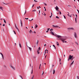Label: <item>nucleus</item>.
<instances>
[{"mask_svg": "<svg viewBox=\"0 0 79 79\" xmlns=\"http://www.w3.org/2000/svg\"><path fill=\"white\" fill-rule=\"evenodd\" d=\"M57 39L59 40H61L62 42H63V41H65L66 40V37H63L60 38H57Z\"/></svg>", "mask_w": 79, "mask_h": 79, "instance_id": "f257e3e1", "label": "nucleus"}, {"mask_svg": "<svg viewBox=\"0 0 79 79\" xmlns=\"http://www.w3.org/2000/svg\"><path fill=\"white\" fill-rule=\"evenodd\" d=\"M75 58V57H73V56H71V55H69V58L68 59V61H69V60H73L74 58Z\"/></svg>", "mask_w": 79, "mask_h": 79, "instance_id": "f03ea898", "label": "nucleus"}, {"mask_svg": "<svg viewBox=\"0 0 79 79\" xmlns=\"http://www.w3.org/2000/svg\"><path fill=\"white\" fill-rule=\"evenodd\" d=\"M56 35H55V36H56V37H58V38H59V39L61 38V36L56 34Z\"/></svg>", "mask_w": 79, "mask_h": 79, "instance_id": "7ed1b4c3", "label": "nucleus"}, {"mask_svg": "<svg viewBox=\"0 0 79 79\" xmlns=\"http://www.w3.org/2000/svg\"><path fill=\"white\" fill-rule=\"evenodd\" d=\"M55 9H56V11H59V10H58L59 9V8H58V6H56V7H55Z\"/></svg>", "mask_w": 79, "mask_h": 79, "instance_id": "20e7f679", "label": "nucleus"}, {"mask_svg": "<svg viewBox=\"0 0 79 79\" xmlns=\"http://www.w3.org/2000/svg\"><path fill=\"white\" fill-rule=\"evenodd\" d=\"M74 35L75 38H77V34L76 32L74 33Z\"/></svg>", "mask_w": 79, "mask_h": 79, "instance_id": "39448f33", "label": "nucleus"}, {"mask_svg": "<svg viewBox=\"0 0 79 79\" xmlns=\"http://www.w3.org/2000/svg\"><path fill=\"white\" fill-rule=\"evenodd\" d=\"M67 29H68V30H74V28H73V27L72 28H67Z\"/></svg>", "mask_w": 79, "mask_h": 79, "instance_id": "423d86ee", "label": "nucleus"}, {"mask_svg": "<svg viewBox=\"0 0 79 79\" xmlns=\"http://www.w3.org/2000/svg\"><path fill=\"white\" fill-rule=\"evenodd\" d=\"M52 26H53V27H59V28H60V27H59L58 26H55L53 25H52Z\"/></svg>", "mask_w": 79, "mask_h": 79, "instance_id": "0eeeda50", "label": "nucleus"}, {"mask_svg": "<svg viewBox=\"0 0 79 79\" xmlns=\"http://www.w3.org/2000/svg\"><path fill=\"white\" fill-rule=\"evenodd\" d=\"M50 33L52 35H53L55 36L56 35L54 34V33H53V32H52V31H51Z\"/></svg>", "mask_w": 79, "mask_h": 79, "instance_id": "6e6552de", "label": "nucleus"}, {"mask_svg": "<svg viewBox=\"0 0 79 79\" xmlns=\"http://www.w3.org/2000/svg\"><path fill=\"white\" fill-rule=\"evenodd\" d=\"M20 23H21V26H22V27H23V23L22 22V21H21V20H20Z\"/></svg>", "mask_w": 79, "mask_h": 79, "instance_id": "1a4fd4ad", "label": "nucleus"}, {"mask_svg": "<svg viewBox=\"0 0 79 79\" xmlns=\"http://www.w3.org/2000/svg\"><path fill=\"white\" fill-rule=\"evenodd\" d=\"M10 66L11 67V68H13V69L14 70H15V67H13L12 65H10Z\"/></svg>", "mask_w": 79, "mask_h": 79, "instance_id": "9d476101", "label": "nucleus"}, {"mask_svg": "<svg viewBox=\"0 0 79 79\" xmlns=\"http://www.w3.org/2000/svg\"><path fill=\"white\" fill-rule=\"evenodd\" d=\"M53 74H54L55 73V69H53Z\"/></svg>", "mask_w": 79, "mask_h": 79, "instance_id": "9b49d317", "label": "nucleus"}, {"mask_svg": "<svg viewBox=\"0 0 79 79\" xmlns=\"http://www.w3.org/2000/svg\"><path fill=\"white\" fill-rule=\"evenodd\" d=\"M48 50L46 49L45 52V53H48Z\"/></svg>", "mask_w": 79, "mask_h": 79, "instance_id": "f8f14e48", "label": "nucleus"}, {"mask_svg": "<svg viewBox=\"0 0 79 79\" xmlns=\"http://www.w3.org/2000/svg\"><path fill=\"white\" fill-rule=\"evenodd\" d=\"M32 66L31 74H32L33 73V69H32Z\"/></svg>", "mask_w": 79, "mask_h": 79, "instance_id": "ddd939ff", "label": "nucleus"}, {"mask_svg": "<svg viewBox=\"0 0 79 79\" xmlns=\"http://www.w3.org/2000/svg\"><path fill=\"white\" fill-rule=\"evenodd\" d=\"M37 27H38V26L37 25V24H36V25H35V29H36V28H37Z\"/></svg>", "mask_w": 79, "mask_h": 79, "instance_id": "4468645a", "label": "nucleus"}, {"mask_svg": "<svg viewBox=\"0 0 79 79\" xmlns=\"http://www.w3.org/2000/svg\"><path fill=\"white\" fill-rule=\"evenodd\" d=\"M19 45L20 47V48H21V47H22L21 44V43H20V42H19Z\"/></svg>", "mask_w": 79, "mask_h": 79, "instance_id": "2eb2a0df", "label": "nucleus"}, {"mask_svg": "<svg viewBox=\"0 0 79 79\" xmlns=\"http://www.w3.org/2000/svg\"><path fill=\"white\" fill-rule=\"evenodd\" d=\"M58 11L59 12L60 15H61V12L60 10H58Z\"/></svg>", "mask_w": 79, "mask_h": 79, "instance_id": "dca6fc26", "label": "nucleus"}, {"mask_svg": "<svg viewBox=\"0 0 79 79\" xmlns=\"http://www.w3.org/2000/svg\"><path fill=\"white\" fill-rule=\"evenodd\" d=\"M40 47H39V48H38V51H40Z\"/></svg>", "mask_w": 79, "mask_h": 79, "instance_id": "f3484780", "label": "nucleus"}, {"mask_svg": "<svg viewBox=\"0 0 79 79\" xmlns=\"http://www.w3.org/2000/svg\"><path fill=\"white\" fill-rule=\"evenodd\" d=\"M53 47H54L55 49L56 50V47H55V46L54 45H53Z\"/></svg>", "mask_w": 79, "mask_h": 79, "instance_id": "a211bd4d", "label": "nucleus"}, {"mask_svg": "<svg viewBox=\"0 0 79 79\" xmlns=\"http://www.w3.org/2000/svg\"><path fill=\"white\" fill-rule=\"evenodd\" d=\"M56 43H57V45H58H58H59V43H58V42H57Z\"/></svg>", "mask_w": 79, "mask_h": 79, "instance_id": "6ab92c4d", "label": "nucleus"}, {"mask_svg": "<svg viewBox=\"0 0 79 79\" xmlns=\"http://www.w3.org/2000/svg\"><path fill=\"white\" fill-rule=\"evenodd\" d=\"M75 20L76 23H77V19H76V18H75Z\"/></svg>", "mask_w": 79, "mask_h": 79, "instance_id": "aec40b11", "label": "nucleus"}, {"mask_svg": "<svg viewBox=\"0 0 79 79\" xmlns=\"http://www.w3.org/2000/svg\"><path fill=\"white\" fill-rule=\"evenodd\" d=\"M28 48H29V50H30V51H31V50H32V48H30L29 47H28Z\"/></svg>", "mask_w": 79, "mask_h": 79, "instance_id": "412c9836", "label": "nucleus"}, {"mask_svg": "<svg viewBox=\"0 0 79 79\" xmlns=\"http://www.w3.org/2000/svg\"><path fill=\"white\" fill-rule=\"evenodd\" d=\"M16 28L18 30V31H19V29H18V27H16Z\"/></svg>", "mask_w": 79, "mask_h": 79, "instance_id": "4be33fe9", "label": "nucleus"}, {"mask_svg": "<svg viewBox=\"0 0 79 79\" xmlns=\"http://www.w3.org/2000/svg\"><path fill=\"white\" fill-rule=\"evenodd\" d=\"M0 9H1V10H2L3 11V8L2 7V6L0 7Z\"/></svg>", "mask_w": 79, "mask_h": 79, "instance_id": "5701e85b", "label": "nucleus"}, {"mask_svg": "<svg viewBox=\"0 0 79 79\" xmlns=\"http://www.w3.org/2000/svg\"><path fill=\"white\" fill-rule=\"evenodd\" d=\"M74 61H73V62L71 63V65H72V64H73V63H74Z\"/></svg>", "mask_w": 79, "mask_h": 79, "instance_id": "b1692460", "label": "nucleus"}, {"mask_svg": "<svg viewBox=\"0 0 79 79\" xmlns=\"http://www.w3.org/2000/svg\"><path fill=\"white\" fill-rule=\"evenodd\" d=\"M51 16H49V17H50V18H51V16H52V12H51Z\"/></svg>", "mask_w": 79, "mask_h": 79, "instance_id": "393cba45", "label": "nucleus"}, {"mask_svg": "<svg viewBox=\"0 0 79 79\" xmlns=\"http://www.w3.org/2000/svg\"><path fill=\"white\" fill-rule=\"evenodd\" d=\"M59 63H60V62H61V58H59Z\"/></svg>", "mask_w": 79, "mask_h": 79, "instance_id": "a878e982", "label": "nucleus"}, {"mask_svg": "<svg viewBox=\"0 0 79 79\" xmlns=\"http://www.w3.org/2000/svg\"><path fill=\"white\" fill-rule=\"evenodd\" d=\"M37 45H38V44H39V40H37Z\"/></svg>", "mask_w": 79, "mask_h": 79, "instance_id": "bb28decb", "label": "nucleus"}, {"mask_svg": "<svg viewBox=\"0 0 79 79\" xmlns=\"http://www.w3.org/2000/svg\"><path fill=\"white\" fill-rule=\"evenodd\" d=\"M20 77L22 78V79H23V77L21 76V75H19Z\"/></svg>", "mask_w": 79, "mask_h": 79, "instance_id": "cd10ccee", "label": "nucleus"}, {"mask_svg": "<svg viewBox=\"0 0 79 79\" xmlns=\"http://www.w3.org/2000/svg\"><path fill=\"white\" fill-rule=\"evenodd\" d=\"M37 53L39 55L40 54V52L39 51V50H38L37 51Z\"/></svg>", "mask_w": 79, "mask_h": 79, "instance_id": "c85d7f7f", "label": "nucleus"}, {"mask_svg": "<svg viewBox=\"0 0 79 79\" xmlns=\"http://www.w3.org/2000/svg\"><path fill=\"white\" fill-rule=\"evenodd\" d=\"M29 32H30V34H31V32H32V30H30Z\"/></svg>", "mask_w": 79, "mask_h": 79, "instance_id": "c756f323", "label": "nucleus"}, {"mask_svg": "<svg viewBox=\"0 0 79 79\" xmlns=\"http://www.w3.org/2000/svg\"><path fill=\"white\" fill-rule=\"evenodd\" d=\"M75 44H77V45H79V44H78V43H77V42H76Z\"/></svg>", "mask_w": 79, "mask_h": 79, "instance_id": "7c9ffc66", "label": "nucleus"}, {"mask_svg": "<svg viewBox=\"0 0 79 79\" xmlns=\"http://www.w3.org/2000/svg\"><path fill=\"white\" fill-rule=\"evenodd\" d=\"M3 20L4 21V22L5 23H6V20H5L4 19H3Z\"/></svg>", "mask_w": 79, "mask_h": 79, "instance_id": "2f4dec72", "label": "nucleus"}, {"mask_svg": "<svg viewBox=\"0 0 79 79\" xmlns=\"http://www.w3.org/2000/svg\"><path fill=\"white\" fill-rule=\"evenodd\" d=\"M56 18H57V19H59V18H59V17H58L57 16H56Z\"/></svg>", "mask_w": 79, "mask_h": 79, "instance_id": "473e14b6", "label": "nucleus"}, {"mask_svg": "<svg viewBox=\"0 0 79 79\" xmlns=\"http://www.w3.org/2000/svg\"><path fill=\"white\" fill-rule=\"evenodd\" d=\"M34 76L33 75L31 79H34Z\"/></svg>", "mask_w": 79, "mask_h": 79, "instance_id": "72a5a7b5", "label": "nucleus"}, {"mask_svg": "<svg viewBox=\"0 0 79 79\" xmlns=\"http://www.w3.org/2000/svg\"><path fill=\"white\" fill-rule=\"evenodd\" d=\"M2 56L3 59H4V56H3V55H2Z\"/></svg>", "mask_w": 79, "mask_h": 79, "instance_id": "f704fd0d", "label": "nucleus"}, {"mask_svg": "<svg viewBox=\"0 0 79 79\" xmlns=\"http://www.w3.org/2000/svg\"><path fill=\"white\" fill-rule=\"evenodd\" d=\"M53 31V28H52L50 30V31Z\"/></svg>", "mask_w": 79, "mask_h": 79, "instance_id": "c9c22d12", "label": "nucleus"}, {"mask_svg": "<svg viewBox=\"0 0 79 79\" xmlns=\"http://www.w3.org/2000/svg\"><path fill=\"white\" fill-rule=\"evenodd\" d=\"M62 42H63V43H64V42H65L66 43V42H67L66 41H62Z\"/></svg>", "mask_w": 79, "mask_h": 79, "instance_id": "e433bc0d", "label": "nucleus"}, {"mask_svg": "<svg viewBox=\"0 0 79 79\" xmlns=\"http://www.w3.org/2000/svg\"><path fill=\"white\" fill-rule=\"evenodd\" d=\"M3 3H4V4H5V5H8V3H5L4 2H3Z\"/></svg>", "mask_w": 79, "mask_h": 79, "instance_id": "4c0bfd02", "label": "nucleus"}, {"mask_svg": "<svg viewBox=\"0 0 79 79\" xmlns=\"http://www.w3.org/2000/svg\"><path fill=\"white\" fill-rule=\"evenodd\" d=\"M67 6H69V7H71V6L70 5H68Z\"/></svg>", "mask_w": 79, "mask_h": 79, "instance_id": "58836bf2", "label": "nucleus"}, {"mask_svg": "<svg viewBox=\"0 0 79 79\" xmlns=\"http://www.w3.org/2000/svg\"><path fill=\"white\" fill-rule=\"evenodd\" d=\"M15 26L16 28V27H17V26H16V23H15Z\"/></svg>", "mask_w": 79, "mask_h": 79, "instance_id": "ea45409f", "label": "nucleus"}, {"mask_svg": "<svg viewBox=\"0 0 79 79\" xmlns=\"http://www.w3.org/2000/svg\"><path fill=\"white\" fill-rule=\"evenodd\" d=\"M26 10H25L24 15H25V14H26Z\"/></svg>", "mask_w": 79, "mask_h": 79, "instance_id": "a19ab883", "label": "nucleus"}, {"mask_svg": "<svg viewBox=\"0 0 79 79\" xmlns=\"http://www.w3.org/2000/svg\"><path fill=\"white\" fill-rule=\"evenodd\" d=\"M32 11H34V12H35V11H36V10H32Z\"/></svg>", "mask_w": 79, "mask_h": 79, "instance_id": "79ce46f5", "label": "nucleus"}, {"mask_svg": "<svg viewBox=\"0 0 79 79\" xmlns=\"http://www.w3.org/2000/svg\"><path fill=\"white\" fill-rule=\"evenodd\" d=\"M44 4L46 6H47V4H46V3H44Z\"/></svg>", "mask_w": 79, "mask_h": 79, "instance_id": "37998d69", "label": "nucleus"}, {"mask_svg": "<svg viewBox=\"0 0 79 79\" xmlns=\"http://www.w3.org/2000/svg\"><path fill=\"white\" fill-rule=\"evenodd\" d=\"M63 16L64 17V19H66V17H65V16L63 15Z\"/></svg>", "mask_w": 79, "mask_h": 79, "instance_id": "c03bdc74", "label": "nucleus"}, {"mask_svg": "<svg viewBox=\"0 0 79 79\" xmlns=\"http://www.w3.org/2000/svg\"><path fill=\"white\" fill-rule=\"evenodd\" d=\"M39 15H40V10H39Z\"/></svg>", "mask_w": 79, "mask_h": 79, "instance_id": "a18cd8bd", "label": "nucleus"}, {"mask_svg": "<svg viewBox=\"0 0 79 79\" xmlns=\"http://www.w3.org/2000/svg\"><path fill=\"white\" fill-rule=\"evenodd\" d=\"M13 32H14V33H15V34H16V32H15V31L14 30V31H13Z\"/></svg>", "mask_w": 79, "mask_h": 79, "instance_id": "49530a36", "label": "nucleus"}, {"mask_svg": "<svg viewBox=\"0 0 79 79\" xmlns=\"http://www.w3.org/2000/svg\"><path fill=\"white\" fill-rule=\"evenodd\" d=\"M76 16L77 18V14L76 15Z\"/></svg>", "mask_w": 79, "mask_h": 79, "instance_id": "de8ad7c7", "label": "nucleus"}, {"mask_svg": "<svg viewBox=\"0 0 79 79\" xmlns=\"http://www.w3.org/2000/svg\"><path fill=\"white\" fill-rule=\"evenodd\" d=\"M77 11L78 12V13H79V10L77 9Z\"/></svg>", "mask_w": 79, "mask_h": 79, "instance_id": "09e8293b", "label": "nucleus"}, {"mask_svg": "<svg viewBox=\"0 0 79 79\" xmlns=\"http://www.w3.org/2000/svg\"><path fill=\"white\" fill-rule=\"evenodd\" d=\"M34 1L35 2H37V1H36L35 0H34Z\"/></svg>", "mask_w": 79, "mask_h": 79, "instance_id": "8fccbe9b", "label": "nucleus"}, {"mask_svg": "<svg viewBox=\"0 0 79 79\" xmlns=\"http://www.w3.org/2000/svg\"><path fill=\"white\" fill-rule=\"evenodd\" d=\"M68 13H69V14H68L67 15L68 16H69V13L68 12Z\"/></svg>", "mask_w": 79, "mask_h": 79, "instance_id": "3c124183", "label": "nucleus"}, {"mask_svg": "<svg viewBox=\"0 0 79 79\" xmlns=\"http://www.w3.org/2000/svg\"><path fill=\"white\" fill-rule=\"evenodd\" d=\"M49 30H50V28H48L47 31H49Z\"/></svg>", "mask_w": 79, "mask_h": 79, "instance_id": "603ef678", "label": "nucleus"}, {"mask_svg": "<svg viewBox=\"0 0 79 79\" xmlns=\"http://www.w3.org/2000/svg\"><path fill=\"white\" fill-rule=\"evenodd\" d=\"M3 26H5V24H3V25H2Z\"/></svg>", "mask_w": 79, "mask_h": 79, "instance_id": "864d4df0", "label": "nucleus"}, {"mask_svg": "<svg viewBox=\"0 0 79 79\" xmlns=\"http://www.w3.org/2000/svg\"><path fill=\"white\" fill-rule=\"evenodd\" d=\"M77 79H79V76H77Z\"/></svg>", "mask_w": 79, "mask_h": 79, "instance_id": "5fc2aeb1", "label": "nucleus"}, {"mask_svg": "<svg viewBox=\"0 0 79 79\" xmlns=\"http://www.w3.org/2000/svg\"><path fill=\"white\" fill-rule=\"evenodd\" d=\"M33 58H36V56H33Z\"/></svg>", "mask_w": 79, "mask_h": 79, "instance_id": "6e6d98bb", "label": "nucleus"}, {"mask_svg": "<svg viewBox=\"0 0 79 79\" xmlns=\"http://www.w3.org/2000/svg\"><path fill=\"white\" fill-rule=\"evenodd\" d=\"M34 5L33 4L32 6V8H33V7H34Z\"/></svg>", "mask_w": 79, "mask_h": 79, "instance_id": "4d7b16f0", "label": "nucleus"}, {"mask_svg": "<svg viewBox=\"0 0 79 79\" xmlns=\"http://www.w3.org/2000/svg\"><path fill=\"white\" fill-rule=\"evenodd\" d=\"M28 19V18H25V19Z\"/></svg>", "mask_w": 79, "mask_h": 79, "instance_id": "13d9d810", "label": "nucleus"}, {"mask_svg": "<svg viewBox=\"0 0 79 79\" xmlns=\"http://www.w3.org/2000/svg\"><path fill=\"white\" fill-rule=\"evenodd\" d=\"M69 16H70V18H71V17H72V15H69Z\"/></svg>", "mask_w": 79, "mask_h": 79, "instance_id": "bf43d9fd", "label": "nucleus"}, {"mask_svg": "<svg viewBox=\"0 0 79 79\" xmlns=\"http://www.w3.org/2000/svg\"><path fill=\"white\" fill-rule=\"evenodd\" d=\"M0 53V54H1V55H3V54H2V53H1V52Z\"/></svg>", "mask_w": 79, "mask_h": 79, "instance_id": "052dcab7", "label": "nucleus"}, {"mask_svg": "<svg viewBox=\"0 0 79 79\" xmlns=\"http://www.w3.org/2000/svg\"><path fill=\"white\" fill-rule=\"evenodd\" d=\"M34 33H35V34H36V32H35V31H34Z\"/></svg>", "mask_w": 79, "mask_h": 79, "instance_id": "680f3d73", "label": "nucleus"}, {"mask_svg": "<svg viewBox=\"0 0 79 79\" xmlns=\"http://www.w3.org/2000/svg\"><path fill=\"white\" fill-rule=\"evenodd\" d=\"M29 20L30 21H32V20L31 19V20Z\"/></svg>", "mask_w": 79, "mask_h": 79, "instance_id": "e2e57ef3", "label": "nucleus"}, {"mask_svg": "<svg viewBox=\"0 0 79 79\" xmlns=\"http://www.w3.org/2000/svg\"><path fill=\"white\" fill-rule=\"evenodd\" d=\"M37 9H39V7H37Z\"/></svg>", "mask_w": 79, "mask_h": 79, "instance_id": "0e129e2a", "label": "nucleus"}, {"mask_svg": "<svg viewBox=\"0 0 79 79\" xmlns=\"http://www.w3.org/2000/svg\"><path fill=\"white\" fill-rule=\"evenodd\" d=\"M45 11H47V10H46V9H45Z\"/></svg>", "mask_w": 79, "mask_h": 79, "instance_id": "69168bd1", "label": "nucleus"}, {"mask_svg": "<svg viewBox=\"0 0 79 79\" xmlns=\"http://www.w3.org/2000/svg\"><path fill=\"white\" fill-rule=\"evenodd\" d=\"M59 14V12H58L57 13V15H58Z\"/></svg>", "mask_w": 79, "mask_h": 79, "instance_id": "338daca9", "label": "nucleus"}, {"mask_svg": "<svg viewBox=\"0 0 79 79\" xmlns=\"http://www.w3.org/2000/svg\"><path fill=\"white\" fill-rule=\"evenodd\" d=\"M44 46H45H45H46V44H44Z\"/></svg>", "mask_w": 79, "mask_h": 79, "instance_id": "774afa93", "label": "nucleus"}]
</instances>
